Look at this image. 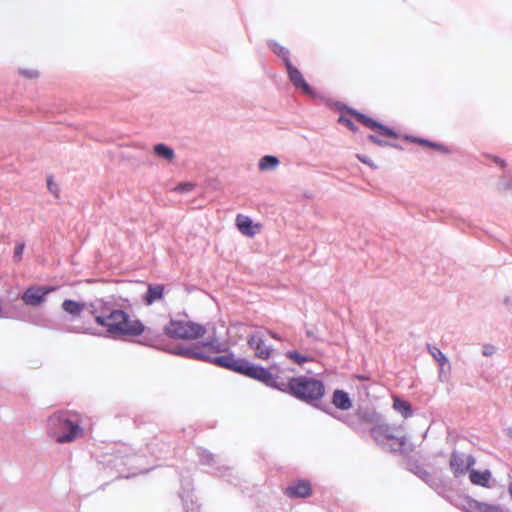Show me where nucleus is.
Wrapping results in <instances>:
<instances>
[{"instance_id": "f257e3e1", "label": "nucleus", "mask_w": 512, "mask_h": 512, "mask_svg": "<svg viewBox=\"0 0 512 512\" xmlns=\"http://www.w3.org/2000/svg\"><path fill=\"white\" fill-rule=\"evenodd\" d=\"M62 309L69 315L79 316L85 309L92 317V322L84 323L81 332L91 335H102L113 339L139 337L144 334L146 327L141 320L131 317L121 309H111L106 302L100 305L86 304L66 299Z\"/></svg>"}, {"instance_id": "f03ea898", "label": "nucleus", "mask_w": 512, "mask_h": 512, "mask_svg": "<svg viewBox=\"0 0 512 512\" xmlns=\"http://www.w3.org/2000/svg\"><path fill=\"white\" fill-rule=\"evenodd\" d=\"M225 350L226 345L215 340L203 343L201 346L192 349H186L182 353L196 359L208 360L219 366L232 369L250 378L259 380L267 386L285 391V378L280 375L278 367L272 366L270 369H265L251 365L248 361L236 359L232 355L214 356Z\"/></svg>"}, {"instance_id": "7ed1b4c3", "label": "nucleus", "mask_w": 512, "mask_h": 512, "mask_svg": "<svg viewBox=\"0 0 512 512\" xmlns=\"http://www.w3.org/2000/svg\"><path fill=\"white\" fill-rule=\"evenodd\" d=\"M284 392H288L300 400L312 402L323 397L325 387L320 380L300 376L285 380Z\"/></svg>"}, {"instance_id": "20e7f679", "label": "nucleus", "mask_w": 512, "mask_h": 512, "mask_svg": "<svg viewBox=\"0 0 512 512\" xmlns=\"http://www.w3.org/2000/svg\"><path fill=\"white\" fill-rule=\"evenodd\" d=\"M165 334L174 339L194 340L206 333L203 325L190 320L172 319L164 328Z\"/></svg>"}, {"instance_id": "39448f33", "label": "nucleus", "mask_w": 512, "mask_h": 512, "mask_svg": "<svg viewBox=\"0 0 512 512\" xmlns=\"http://www.w3.org/2000/svg\"><path fill=\"white\" fill-rule=\"evenodd\" d=\"M83 429L68 418H58L57 428L53 436L57 443H68L82 436Z\"/></svg>"}, {"instance_id": "423d86ee", "label": "nucleus", "mask_w": 512, "mask_h": 512, "mask_svg": "<svg viewBox=\"0 0 512 512\" xmlns=\"http://www.w3.org/2000/svg\"><path fill=\"white\" fill-rule=\"evenodd\" d=\"M56 290L53 286H31L25 290L21 299L28 306H39L45 296Z\"/></svg>"}, {"instance_id": "0eeeda50", "label": "nucleus", "mask_w": 512, "mask_h": 512, "mask_svg": "<svg viewBox=\"0 0 512 512\" xmlns=\"http://www.w3.org/2000/svg\"><path fill=\"white\" fill-rule=\"evenodd\" d=\"M475 464V459L468 455L464 457L463 455L453 452L450 457V468L455 477H461L466 474V472Z\"/></svg>"}, {"instance_id": "6e6552de", "label": "nucleus", "mask_w": 512, "mask_h": 512, "mask_svg": "<svg viewBox=\"0 0 512 512\" xmlns=\"http://www.w3.org/2000/svg\"><path fill=\"white\" fill-rule=\"evenodd\" d=\"M249 347L254 351L257 358L267 360L272 353V348L266 343L264 335L255 333L248 339Z\"/></svg>"}, {"instance_id": "1a4fd4ad", "label": "nucleus", "mask_w": 512, "mask_h": 512, "mask_svg": "<svg viewBox=\"0 0 512 512\" xmlns=\"http://www.w3.org/2000/svg\"><path fill=\"white\" fill-rule=\"evenodd\" d=\"M286 70L290 81L297 89H300L304 94L307 95L313 94L311 87L305 81L302 73L299 71L298 68L293 66L291 61H287Z\"/></svg>"}, {"instance_id": "9d476101", "label": "nucleus", "mask_w": 512, "mask_h": 512, "mask_svg": "<svg viewBox=\"0 0 512 512\" xmlns=\"http://www.w3.org/2000/svg\"><path fill=\"white\" fill-rule=\"evenodd\" d=\"M372 437L377 441L384 443L389 440H399L401 436V432L396 428H389L388 426L379 425L373 427L371 429Z\"/></svg>"}, {"instance_id": "9b49d317", "label": "nucleus", "mask_w": 512, "mask_h": 512, "mask_svg": "<svg viewBox=\"0 0 512 512\" xmlns=\"http://www.w3.org/2000/svg\"><path fill=\"white\" fill-rule=\"evenodd\" d=\"M311 484L307 480H298L285 488V495L290 498H306L311 495Z\"/></svg>"}, {"instance_id": "f8f14e48", "label": "nucleus", "mask_w": 512, "mask_h": 512, "mask_svg": "<svg viewBox=\"0 0 512 512\" xmlns=\"http://www.w3.org/2000/svg\"><path fill=\"white\" fill-rule=\"evenodd\" d=\"M165 287L163 284L148 285L147 292L143 299L146 305H152L153 303L160 301L164 296Z\"/></svg>"}, {"instance_id": "ddd939ff", "label": "nucleus", "mask_w": 512, "mask_h": 512, "mask_svg": "<svg viewBox=\"0 0 512 512\" xmlns=\"http://www.w3.org/2000/svg\"><path fill=\"white\" fill-rule=\"evenodd\" d=\"M236 225L239 231L249 237L255 235L256 231L254 228H259V225L253 226L251 219L248 216L238 214L236 217Z\"/></svg>"}, {"instance_id": "4468645a", "label": "nucleus", "mask_w": 512, "mask_h": 512, "mask_svg": "<svg viewBox=\"0 0 512 512\" xmlns=\"http://www.w3.org/2000/svg\"><path fill=\"white\" fill-rule=\"evenodd\" d=\"M332 403L335 407L341 410H348L352 407V401L348 393L340 389L334 391Z\"/></svg>"}, {"instance_id": "2eb2a0df", "label": "nucleus", "mask_w": 512, "mask_h": 512, "mask_svg": "<svg viewBox=\"0 0 512 512\" xmlns=\"http://www.w3.org/2000/svg\"><path fill=\"white\" fill-rule=\"evenodd\" d=\"M469 478H470L471 483L474 485L488 487L489 481L491 479V473L488 470H485V471L470 470Z\"/></svg>"}, {"instance_id": "dca6fc26", "label": "nucleus", "mask_w": 512, "mask_h": 512, "mask_svg": "<svg viewBox=\"0 0 512 512\" xmlns=\"http://www.w3.org/2000/svg\"><path fill=\"white\" fill-rule=\"evenodd\" d=\"M154 154L160 158L171 161L174 158V151L165 144H157L154 146Z\"/></svg>"}, {"instance_id": "f3484780", "label": "nucleus", "mask_w": 512, "mask_h": 512, "mask_svg": "<svg viewBox=\"0 0 512 512\" xmlns=\"http://www.w3.org/2000/svg\"><path fill=\"white\" fill-rule=\"evenodd\" d=\"M393 407L396 412L402 414L403 416H409L412 413L411 405L409 402L402 400L399 397H394Z\"/></svg>"}, {"instance_id": "a211bd4d", "label": "nucleus", "mask_w": 512, "mask_h": 512, "mask_svg": "<svg viewBox=\"0 0 512 512\" xmlns=\"http://www.w3.org/2000/svg\"><path fill=\"white\" fill-rule=\"evenodd\" d=\"M349 113L360 123L373 130L374 126H376V121L370 118L369 116L359 113L357 111L349 110Z\"/></svg>"}, {"instance_id": "6ab92c4d", "label": "nucleus", "mask_w": 512, "mask_h": 512, "mask_svg": "<svg viewBox=\"0 0 512 512\" xmlns=\"http://www.w3.org/2000/svg\"><path fill=\"white\" fill-rule=\"evenodd\" d=\"M279 161L275 156H264L259 161V169L260 170H267V169H274L278 166Z\"/></svg>"}, {"instance_id": "aec40b11", "label": "nucleus", "mask_w": 512, "mask_h": 512, "mask_svg": "<svg viewBox=\"0 0 512 512\" xmlns=\"http://www.w3.org/2000/svg\"><path fill=\"white\" fill-rule=\"evenodd\" d=\"M428 350L431 356L434 358V360L437 361L438 364L441 366V368L448 363V359L438 347L428 345Z\"/></svg>"}, {"instance_id": "412c9836", "label": "nucleus", "mask_w": 512, "mask_h": 512, "mask_svg": "<svg viewBox=\"0 0 512 512\" xmlns=\"http://www.w3.org/2000/svg\"><path fill=\"white\" fill-rule=\"evenodd\" d=\"M270 48L277 56H279L283 59L285 66H286L287 61H290L288 50L277 42H271Z\"/></svg>"}, {"instance_id": "4be33fe9", "label": "nucleus", "mask_w": 512, "mask_h": 512, "mask_svg": "<svg viewBox=\"0 0 512 512\" xmlns=\"http://www.w3.org/2000/svg\"><path fill=\"white\" fill-rule=\"evenodd\" d=\"M373 131H375L380 136L389 137V138H397V134L390 128L376 122V126H374Z\"/></svg>"}, {"instance_id": "5701e85b", "label": "nucleus", "mask_w": 512, "mask_h": 512, "mask_svg": "<svg viewBox=\"0 0 512 512\" xmlns=\"http://www.w3.org/2000/svg\"><path fill=\"white\" fill-rule=\"evenodd\" d=\"M286 356L299 365L313 361L312 357L304 356L296 351H290L286 354Z\"/></svg>"}, {"instance_id": "b1692460", "label": "nucleus", "mask_w": 512, "mask_h": 512, "mask_svg": "<svg viewBox=\"0 0 512 512\" xmlns=\"http://www.w3.org/2000/svg\"><path fill=\"white\" fill-rule=\"evenodd\" d=\"M474 512H503L499 507L484 503L475 502L473 505Z\"/></svg>"}, {"instance_id": "393cba45", "label": "nucleus", "mask_w": 512, "mask_h": 512, "mask_svg": "<svg viewBox=\"0 0 512 512\" xmlns=\"http://www.w3.org/2000/svg\"><path fill=\"white\" fill-rule=\"evenodd\" d=\"M338 121H339V123L348 127L350 130L356 131V126L354 125L353 121L350 118H348L347 116L341 115L339 117Z\"/></svg>"}, {"instance_id": "a878e982", "label": "nucleus", "mask_w": 512, "mask_h": 512, "mask_svg": "<svg viewBox=\"0 0 512 512\" xmlns=\"http://www.w3.org/2000/svg\"><path fill=\"white\" fill-rule=\"evenodd\" d=\"M414 141L421 145L428 146V147H431V148H434L437 150H441L443 147L441 144L432 143V142H430L428 140H424V139H414Z\"/></svg>"}, {"instance_id": "bb28decb", "label": "nucleus", "mask_w": 512, "mask_h": 512, "mask_svg": "<svg viewBox=\"0 0 512 512\" xmlns=\"http://www.w3.org/2000/svg\"><path fill=\"white\" fill-rule=\"evenodd\" d=\"M24 247H25L24 243H18L15 246L14 258L16 259V261H20L21 260Z\"/></svg>"}, {"instance_id": "cd10ccee", "label": "nucleus", "mask_w": 512, "mask_h": 512, "mask_svg": "<svg viewBox=\"0 0 512 512\" xmlns=\"http://www.w3.org/2000/svg\"><path fill=\"white\" fill-rule=\"evenodd\" d=\"M369 140L377 145H380V146H383V145H386V142L378 139L377 136H374V135H369Z\"/></svg>"}, {"instance_id": "c85d7f7f", "label": "nucleus", "mask_w": 512, "mask_h": 512, "mask_svg": "<svg viewBox=\"0 0 512 512\" xmlns=\"http://www.w3.org/2000/svg\"><path fill=\"white\" fill-rule=\"evenodd\" d=\"M192 188H193V185L190 184V183H187V184H180L177 187V190H179V191H190V190H192Z\"/></svg>"}, {"instance_id": "c756f323", "label": "nucleus", "mask_w": 512, "mask_h": 512, "mask_svg": "<svg viewBox=\"0 0 512 512\" xmlns=\"http://www.w3.org/2000/svg\"><path fill=\"white\" fill-rule=\"evenodd\" d=\"M47 186H48V189H49L52 193H54L56 196H58V194H57V190L53 188V186H54V185H53L52 177H49V178L47 179Z\"/></svg>"}, {"instance_id": "7c9ffc66", "label": "nucleus", "mask_w": 512, "mask_h": 512, "mask_svg": "<svg viewBox=\"0 0 512 512\" xmlns=\"http://www.w3.org/2000/svg\"><path fill=\"white\" fill-rule=\"evenodd\" d=\"M493 160H494L495 163H497L501 167H505L506 166V163L503 160H501V159H499L497 157H494Z\"/></svg>"}, {"instance_id": "2f4dec72", "label": "nucleus", "mask_w": 512, "mask_h": 512, "mask_svg": "<svg viewBox=\"0 0 512 512\" xmlns=\"http://www.w3.org/2000/svg\"><path fill=\"white\" fill-rule=\"evenodd\" d=\"M270 335L274 338V339H279V337L277 336V334L273 333V332H270Z\"/></svg>"}]
</instances>
